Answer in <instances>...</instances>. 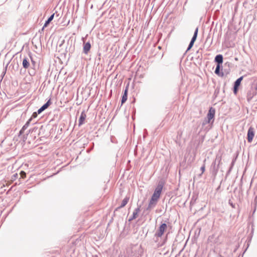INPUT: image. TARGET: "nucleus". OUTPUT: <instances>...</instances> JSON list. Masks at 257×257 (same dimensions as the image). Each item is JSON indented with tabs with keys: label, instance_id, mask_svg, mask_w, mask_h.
Returning <instances> with one entry per match:
<instances>
[{
	"label": "nucleus",
	"instance_id": "obj_1",
	"mask_svg": "<svg viewBox=\"0 0 257 257\" xmlns=\"http://www.w3.org/2000/svg\"><path fill=\"white\" fill-rule=\"evenodd\" d=\"M221 163V156L217 155L215 160L212 162L210 168V171L213 176L216 177L219 167V165Z\"/></svg>",
	"mask_w": 257,
	"mask_h": 257
},
{
	"label": "nucleus",
	"instance_id": "obj_2",
	"mask_svg": "<svg viewBox=\"0 0 257 257\" xmlns=\"http://www.w3.org/2000/svg\"><path fill=\"white\" fill-rule=\"evenodd\" d=\"M167 228V225L165 223H163L159 226V228L156 231L155 236L158 237H161Z\"/></svg>",
	"mask_w": 257,
	"mask_h": 257
},
{
	"label": "nucleus",
	"instance_id": "obj_3",
	"mask_svg": "<svg viewBox=\"0 0 257 257\" xmlns=\"http://www.w3.org/2000/svg\"><path fill=\"white\" fill-rule=\"evenodd\" d=\"M215 115V109H213L212 107H211L209 110V112L207 114V119H205L203 122L202 124L205 125L207 123H209L210 122V120L213 118Z\"/></svg>",
	"mask_w": 257,
	"mask_h": 257
},
{
	"label": "nucleus",
	"instance_id": "obj_4",
	"mask_svg": "<svg viewBox=\"0 0 257 257\" xmlns=\"http://www.w3.org/2000/svg\"><path fill=\"white\" fill-rule=\"evenodd\" d=\"M126 253L128 257H140V253L138 250L134 247L128 249Z\"/></svg>",
	"mask_w": 257,
	"mask_h": 257
},
{
	"label": "nucleus",
	"instance_id": "obj_5",
	"mask_svg": "<svg viewBox=\"0 0 257 257\" xmlns=\"http://www.w3.org/2000/svg\"><path fill=\"white\" fill-rule=\"evenodd\" d=\"M164 185V181L163 180H160L159 182L154 193L160 196Z\"/></svg>",
	"mask_w": 257,
	"mask_h": 257
},
{
	"label": "nucleus",
	"instance_id": "obj_6",
	"mask_svg": "<svg viewBox=\"0 0 257 257\" xmlns=\"http://www.w3.org/2000/svg\"><path fill=\"white\" fill-rule=\"evenodd\" d=\"M254 136V128L250 126L247 131V141L249 143H251Z\"/></svg>",
	"mask_w": 257,
	"mask_h": 257
},
{
	"label": "nucleus",
	"instance_id": "obj_7",
	"mask_svg": "<svg viewBox=\"0 0 257 257\" xmlns=\"http://www.w3.org/2000/svg\"><path fill=\"white\" fill-rule=\"evenodd\" d=\"M37 130H38L37 127H34L31 129H30L29 130V133L27 134L26 135H25L23 136V139L24 141H25L27 139L28 137H29V133H31L30 136H31L32 134L33 133H34L35 134H37L38 133Z\"/></svg>",
	"mask_w": 257,
	"mask_h": 257
},
{
	"label": "nucleus",
	"instance_id": "obj_8",
	"mask_svg": "<svg viewBox=\"0 0 257 257\" xmlns=\"http://www.w3.org/2000/svg\"><path fill=\"white\" fill-rule=\"evenodd\" d=\"M140 208L141 206L140 205L134 210L132 216L131 217L128 219L129 221H131L132 220L136 219L138 217V213L140 211Z\"/></svg>",
	"mask_w": 257,
	"mask_h": 257
},
{
	"label": "nucleus",
	"instance_id": "obj_9",
	"mask_svg": "<svg viewBox=\"0 0 257 257\" xmlns=\"http://www.w3.org/2000/svg\"><path fill=\"white\" fill-rule=\"evenodd\" d=\"M128 89V84L127 85V86L125 87V89L124 91L123 95L121 98V105L123 104L125 101L127 100V92Z\"/></svg>",
	"mask_w": 257,
	"mask_h": 257
},
{
	"label": "nucleus",
	"instance_id": "obj_10",
	"mask_svg": "<svg viewBox=\"0 0 257 257\" xmlns=\"http://www.w3.org/2000/svg\"><path fill=\"white\" fill-rule=\"evenodd\" d=\"M157 201L155 200H152V199H150L149 201V203L148 204V207L146 208V210H151L153 209L157 205Z\"/></svg>",
	"mask_w": 257,
	"mask_h": 257
},
{
	"label": "nucleus",
	"instance_id": "obj_11",
	"mask_svg": "<svg viewBox=\"0 0 257 257\" xmlns=\"http://www.w3.org/2000/svg\"><path fill=\"white\" fill-rule=\"evenodd\" d=\"M31 120H32V118H30V119H28V120L26 122V123L24 125V126L22 127L21 130H20V131L19 132V135H22L24 133V131L29 126Z\"/></svg>",
	"mask_w": 257,
	"mask_h": 257
},
{
	"label": "nucleus",
	"instance_id": "obj_12",
	"mask_svg": "<svg viewBox=\"0 0 257 257\" xmlns=\"http://www.w3.org/2000/svg\"><path fill=\"white\" fill-rule=\"evenodd\" d=\"M31 120H32V118H30V119H28V120L26 122V123L24 125V126L22 127L21 130H20V131L19 132V135H22L24 133V131L29 126Z\"/></svg>",
	"mask_w": 257,
	"mask_h": 257
},
{
	"label": "nucleus",
	"instance_id": "obj_13",
	"mask_svg": "<svg viewBox=\"0 0 257 257\" xmlns=\"http://www.w3.org/2000/svg\"><path fill=\"white\" fill-rule=\"evenodd\" d=\"M31 120H32V118H30V119H28V120L26 122V123L24 125V126L22 127L21 130H20V131L19 132V135H22L24 133V131L29 126Z\"/></svg>",
	"mask_w": 257,
	"mask_h": 257
},
{
	"label": "nucleus",
	"instance_id": "obj_14",
	"mask_svg": "<svg viewBox=\"0 0 257 257\" xmlns=\"http://www.w3.org/2000/svg\"><path fill=\"white\" fill-rule=\"evenodd\" d=\"M31 120H32V118H30V119H28V120L26 122V123L24 125V126L22 127L21 130H20V131L19 132V135H22L24 133V131L29 126Z\"/></svg>",
	"mask_w": 257,
	"mask_h": 257
},
{
	"label": "nucleus",
	"instance_id": "obj_15",
	"mask_svg": "<svg viewBox=\"0 0 257 257\" xmlns=\"http://www.w3.org/2000/svg\"><path fill=\"white\" fill-rule=\"evenodd\" d=\"M91 48V44L90 42H88L84 43L83 52L85 54H87Z\"/></svg>",
	"mask_w": 257,
	"mask_h": 257
},
{
	"label": "nucleus",
	"instance_id": "obj_16",
	"mask_svg": "<svg viewBox=\"0 0 257 257\" xmlns=\"http://www.w3.org/2000/svg\"><path fill=\"white\" fill-rule=\"evenodd\" d=\"M86 117V115L85 113V112L84 111H83L81 113V115H80V116L79 118V123H78V125L79 126H80L81 125H82L83 123H84V121L85 119V118Z\"/></svg>",
	"mask_w": 257,
	"mask_h": 257
},
{
	"label": "nucleus",
	"instance_id": "obj_17",
	"mask_svg": "<svg viewBox=\"0 0 257 257\" xmlns=\"http://www.w3.org/2000/svg\"><path fill=\"white\" fill-rule=\"evenodd\" d=\"M215 62L217 63V65H221L223 62V56L221 54L217 55L215 57Z\"/></svg>",
	"mask_w": 257,
	"mask_h": 257
},
{
	"label": "nucleus",
	"instance_id": "obj_18",
	"mask_svg": "<svg viewBox=\"0 0 257 257\" xmlns=\"http://www.w3.org/2000/svg\"><path fill=\"white\" fill-rule=\"evenodd\" d=\"M256 94V92L252 90H249L247 93V100L249 102Z\"/></svg>",
	"mask_w": 257,
	"mask_h": 257
},
{
	"label": "nucleus",
	"instance_id": "obj_19",
	"mask_svg": "<svg viewBox=\"0 0 257 257\" xmlns=\"http://www.w3.org/2000/svg\"><path fill=\"white\" fill-rule=\"evenodd\" d=\"M129 199H130V198L126 196L122 201L121 205L119 207H118L116 209V210H117L120 208H121L124 207L128 203Z\"/></svg>",
	"mask_w": 257,
	"mask_h": 257
},
{
	"label": "nucleus",
	"instance_id": "obj_20",
	"mask_svg": "<svg viewBox=\"0 0 257 257\" xmlns=\"http://www.w3.org/2000/svg\"><path fill=\"white\" fill-rule=\"evenodd\" d=\"M22 65L25 69H28L30 66V63L28 59L26 57L24 58L23 60Z\"/></svg>",
	"mask_w": 257,
	"mask_h": 257
},
{
	"label": "nucleus",
	"instance_id": "obj_21",
	"mask_svg": "<svg viewBox=\"0 0 257 257\" xmlns=\"http://www.w3.org/2000/svg\"><path fill=\"white\" fill-rule=\"evenodd\" d=\"M54 17V14L51 15V16L48 19V20L45 22L43 28L42 30L44 29L45 27H46L49 23L53 20Z\"/></svg>",
	"mask_w": 257,
	"mask_h": 257
},
{
	"label": "nucleus",
	"instance_id": "obj_22",
	"mask_svg": "<svg viewBox=\"0 0 257 257\" xmlns=\"http://www.w3.org/2000/svg\"><path fill=\"white\" fill-rule=\"evenodd\" d=\"M220 66L221 65H216V68H215V73L216 74L218 75V76H223V73L220 72Z\"/></svg>",
	"mask_w": 257,
	"mask_h": 257
},
{
	"label": "nucleus",
	"instance_id": "obj_23",
	"mask_svg": "<svg viewBox=\"0 0 257 257\" xmlns=\"http://www.w3.org/2000/svg\"><path fill=\"white\" fill-rule=\"evenodd\" d=\"M198 32V28L197 27L196 28V29L195 30L193 36L191 40V41L195 42V41L196 40L197 37Z\"/></svg>",
	"mask_w": 257,
	"mask_h": 257
},
{
	"label": "nucleus",
	"instance_id": "obj_24",
	"mask_svg": "<svg viewBox=\"0 0 257 257\" xmlns=\"http://www.w3.org/2000/svg\"><path fill=\"white\" fill-rule=\"evenodd\" d=\"M243 79V76H241L239 78H238L235 82H234V86H235V87H239L240 84V83H241V80H242Z\"/></svg>",
	"mask_w": 257,
	"mask_h": 257
},
{
	"label": "nucleus",
	"instance_id": "obj_25",
	"mask_svg": "<svg viewBox=\"0 0 257 257\" xmlns=\"http://www.w3.org/2000/svg\"><path fill=\"white\" fill-rule=\"evenodd\" d=\"M51 100L49 99V100L47 101V102L46 103H45L44 105H43L41 107L44 110L49 107V106L51 104Z\"/></svg>",
	"mask_w": 257,
	"mask_h": 257
},
{
	"label": "nucleus",
	"instance_id": "obj_26",
	"mask_svg": "<svg viewBox=\"0 0 257 257\" xmlns=\"http://www.w3.org/2000/svg\"><path fill=\"white\" fill-rule=\"evenodd\" d=\"M159 198H160L159 195L156 194L154 193L153 195L152 196L151 199H152V200H155V201H156L158 202V200L159 199Z\"/></svg>",
	"mask_w": 257,
	"mask_h": 257
},
{
	"label": "nucleus",
	"instance_id": "obj_27",
	"mask_svg": "<svg viewBox=\"0 0 257 257\" xmlns=\"http://www.w3.org/2000/svg\"><path fill=\"white\" fill-rule=\"evenodd\" d=\"M206 161V159H205L204 160V164H203V165L201 166V168H200V170L201 171V173L199 175V177H201L202 175V174L204 172L205 170V162Z\"/></svg>",
	"mask_w": 257,
	"mask_h": 257
},
{
	"label": "nucleus",
	"instance_id": "obj_28",
	"mask_svg": "<svg viewBox=\"0 0 257 257\" xmlns=\"http://www.w3.org/2000/svg\"><path fill=\"white\" fill-rule=\"evenodd\" d=\"M194 42H192V41H190L189 44V46L187 48V49L186 50V52H187L188 51H189V50H190L191 49V48L193 47V45H194Z\"/></svg>",
	"mask_w": 257,
	"mask_h": 257
},
{
	"label": "nucleus",
	"instance_id": "obj_29",
	"mask_svg": "<svg viewBox=\"0 0 257 257\" xmlns=\"http://www.w3.org/2000/svg\"><path fill=\"white\" fill-rule=\"evenodd\" d=\"M20 175L22 178H25L26 176V173L23 171H21Z\"/></svg>",
	"mask_w": 257,
	"mask_h": 257
},
{
	"label": "nucleus",
	"instance_id": "obj_30",
	"mask_svg": "<svg viewBox=\"0 0 257 257\" xmlns=\"http://www.w3.org/2000/svg\"><path fill=\"white\" fill-rule=\"evenodd\" d=\"M38 113L37 112H34L33 113L32 115V116L31 118H32V119L33 118H36L38 116Z\"/></svg>",
	"mask_w": 257,
	"mask_h": 257
},
{
	"label": "nucleus",
	"instance_id": "obj_31",
	"mask_svg": "<svg viewBox=\"0 0 257 257\" xmlns=\"http://www.w3.org/2000/svg\"><path fill=\"white\" fill-rule=\"evenodd\" d=\"M238 87H235L233 86V92L236 94L238 91Z\"/></svg>",
	"mask_w": 257,
	"mask_h": 257
},
{
	"label": "nucleus",
	"instance_id": "obj_32",
	"mask_svg": "<svg viewBox=\"0 0 257 257\" xmlns=\"http://www.w3.org/2000/svg\"><path fill=\"white\" fill-rule=\"evenodd\" d=\"M31 62H32V64L33 65V68L34 69L35 65H36V62L34 61V60H33V59L32 58H31Z\"/></svg>",
	"mask_w": 257,
	"mask_h": 257
},
{
	"label": "nucleus",
	"instance_id": "obj_33",
	"mask_svg": "<svg viewBox=\"0 0 257 257\" xmlns=\"http://www.w3.org/2000/svg\"><path fill=\"white\" fill-rule=\"evenodd\" d=\"M44 111V110H43L41 107H40V108L38 110V111H37V112L38 114H40V113H41L42 111Z\"/></svg>",
	"mask_w": 257,
	"mask_h": 257
},
{
	"label": "nucleus",
	"instance_id": "obj_34",
	"mask_svg": "<svg viewBox=\"0 0 257 257\" xmlns=\"http://www.w3.org/2000/svg\"><path fill=\"white\" fill-rule=\"evenodd\" d=\"M233 165V163H232L231 166L230 167V168L228 171V173H229L231 171Z\"/></svg>",
	"mask_w": 257,
	"mask_h": 257
},
{
	"label": "nucleus",
	"instance_id": "obj_35",
	"mask_svg": "<svg viewBox=\"0 0 257 257\" xmlns=\"http://www.w3.org/2000/svg\"><path fill=\"white\" fill-rule=\"evenodd\" d=\"M229 204L233 207V208H234V205L232 203H230V202H229Z\"/></svg>",
	"mask_w": 257,
	"mask_h": 257
},
{
	"label": "nucleus",
	"instance_id": "obj_36",
	"mask_svg": "<svg viewBox=\"0 0 257 257\" xmlns=\"http://www.w3.org/2000/svg\"><path fill=\"white\" fill-rule=\"evenodd\" d=\"M254 89L257 90V83L254 85Z\"/></svg>",
	"mask_w": 257,
	"mask_h": 257
},
{
	"label": "nucleus",
	"instance_id": "obj_37",
	"mask_svg": "<svg viewBox=\"0 0 257 257\" xmlns=\"http://www.w3.org/2000/svg\"><path fill=\"white\" fill-rule=\"evenodd\" d=\"M167 237L166 236V238H165V240H164V243H165V241H166V240H167Z\"/></svg>",
	"mask_w": 257,
	"mask_h": 257
},
{
	"label": "nucleus",
	"instance_id": "obj_38",
	"mask_svg": "<svg viewBox=\"0 0 257 257\" xmlns=\"http://www.w3.org/2000/svg\"><path fill=\"white\" fill-rule=\"evenodd\" d=\"M16 176H17V174H16L14 175L15 177H16Z\"/></svg>",
	"mask_w": 257,
	"mask_h": 257
}]
</instances>
